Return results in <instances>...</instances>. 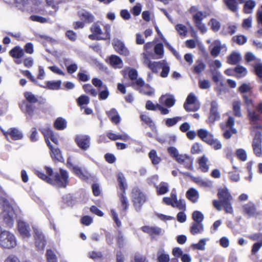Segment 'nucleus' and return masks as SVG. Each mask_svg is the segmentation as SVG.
<instances>
[{"mask_svg": "<svg viewBox=\"0 0 262 262\" xmlns=\"http://www.w3.org/2000/svg\"><path fill=\"white\" fill-rule=\"evenodd\" d=\"M47 173L52 178L49 177L42 172L36 170L35 174L41 179L47 183L58 187H65L68 183L69 174L68 172L62 169H60L59 173H56L52 176L53 170L49 167H45Z\"/></svg>", "mask_w": 262, "mask_h": 262, "instance_id": "f257e3e1", "label": "nucleus"}, {"mask_svg": "<svg viewBox=\"0 0 262 262\" xmlns=\"http://www.w3.org/2000/svg\"><path fill=\"white\" fill-rule=\"evenodd\" d=\"M217 196L220 201L214 200L213 201L214 207L217 210L220 211L222 209V206H223L227 213L232 214L233 213V209L232 206L231 201L233 200V198L229 192L228 189L226 187L219 189Z\"/></svg>", "mask_w": 262, "mask_h": 262, "instance_id": "f03ea898", "label": "nucleus"}, {"mask_svg": "<svg viewBox=\"0 0 262 262\" xmlns=\"http://www.w3.org/2000/svg\"><path fill=\"white\" fill-rule=\"evenodd\" d=\"M0 205L3 210L2 217L4 223L7 227L12 228L16 218L13 208L5 196H0Z\"/></svg>", "mask_w": 262, "mask_h": 262, "instance_id": "7ed1b4c3", "label": "nucleus"}, {"mask_svg": "<svg viewBox=\"0 0 262 262\" xmlns=\"http://www.w3.org/2000/svg\"><path fill=\"white\" fill-rule=\"evenodd\" d=\"M24 96L29 103L24 101L19 105L21 111L25 113L27 118L30 119L33 117L35 110V106L32 103H36L38 100L35 96L30 92H25Z\"/></svg>", "mask_w": 262, "mask_h": 262, "instance_id": "20e7f679", "label": "nucleus"}, {"mask_svg": "<svg viewBox=\"0 0 262 262\" xmlns=\"http://www.w3.org/2000/svg\"><path fill=\"white\" fill-rule=\"evenodd\" d=\"M17 245V240L15 236L10 231L7 230L2 231L0 226V247L11 249Z\"/></svg>", "mask_w": 262, "mask_h": 262, "instance_id": "39448f33", "label": "nucleus"}, {"mask_svg": "<svg viewBox=\"0 0 262 262\" xmlns=\"http://www.w3.org/2000/svg\"><path fill=\"white\" fill-rule=\"evenodd\" d=\"M117 177L119 188L122 192L119 195L120 201L123 210L121 212V214L124 216L125 214V211L128 209V207L127 199L124 194L125 189L127 188V184L126 183L125 177L122 173H119Z\"/></svg>", "mask_w": 262, "mask_h": 262, "instance_id": "423d86ee", "label": "nucleus"}, {"mask_svg": "<svg viewBox=\"0 0 262 262\" xmlns=\"http://www.w3.org/2000/svg\"><path fill=\"white\" fill-rule=\"evenodd\" d=\"M248 111L249 119L252 124V132H255L256 129H261L262 126L256 124V122L260 119V116L262 114V103H259L254 109H248Z\"/></svg>", "mask_w": 262, "mask_h": 262, "instance_id": "0eeeda50", "label": "nucleus"}, {"mask_svg": "<svg viewBox=\"0 0 262 262\" xmlns=\"http://www.w3.org/2000/svg\"><path fill=\"white\" fill-rule=\"evenodd\" d=\"M132 200L136 210L139 211L142 205L146 201V197L140 189L135 188L132 191Z\"/></svg>", "mask_w": 262, "mask_h": 262, "instance_id": "6e6552de", "label": "nucleus"}, {"mask_svg": "<svg viewBox=\"0 0 262 262\" xmlns=\"http://www.w3.org/2000/svg\"><path fill=\"white\" fill-rule=\"evenodd\" d=\"M72 161L71 158H68L67 160V166L68 168L81 179L86 180L88 179L90 174L88 171L84 168H82L74 165Z\"/></svg>", "mask_w": 262, "mask_h": 262, "instance_id": "1a4fd4ad", "label": "nucleus"}, {"mask_svg": "<svg viewBox=\"0 0 262 262\" xmlns=\"http://www.w3.org/2000/svg\"><path fill=\"white\" fill-rule=\"evenodd\" d=\"M133 88L140 91V93L151 96L154 94L155 90L147 84H145L144 81L142 78L136 80L135 84H133Z\"/></svg>", "mask_w": 262, "mask_h": 262, "instance_id": "9d476101", "label": "nucleus"}, {"mask_svg": "<svg viewBox=\"0 0 262 262\" xmlns=\"http://www.w3.org/2000/svg\"><path fill=\"white\" fill-rule=\"evenodd\" d=\"M184 108L188 112H194L200 108V104L196 102V98L195 95L190 93L187 97L184 104Z\"/></svg>", "mask_w": 262, "mask_h": 262, "instance_id": "9b49d317", "label": "nucleus"}, {"mask_svg": "<svg viewBox=\"0 0 262 262\" xmlns=\"http://www.w3.org/2000/svg\"><path fill=\"white\" fill-rule=\"evenodd\" d=\"M33 229L36 248L37 250L42 251L44 249L46 244L45 237L40 229L35 228H34Z\"/></svg>", "mask_w": 262, "mask_h": 262, "instance_id": "f8f14e48", "label": "nucleus"}, {"mask_svg": "<svg viewBox=\"0 0 262 262\" xmlns=\"http://www.w3.org/2000/svg\"><path fill=\"white\" fill-rule=\"evenodd\" d=\"M254 137L252 142L253 151L257 157H260L261 152V134L259 130H255L253 132Z\"/></svg>", "mask_w": 262, "mask_h": 262, "instance_id": "ddd939ff", "label": "nucleus"}, {"mask_svg": "<svg viewBox=\"0 0 262 262\" xmlns=\"http://www.w3.org/2000/svg\"><path fill=\"white\" fill-rule=\"evenodd\" d=\"M106 29V32L104 34L102 33V30L100 27V26L96 24H94L91 28V31L96 36V39L97 40H102V39H106L110 38V27L108 25H107L105 27Z\"/></svg>", "mask_w": 262, "mask_h": 262, "instance_id": "4468645a", "label": "nucleus"}, {"mask_svg": "<svg viewBox=\"0 0 262 262\" xmlns=\"http://www.w3.org/2000/svg\"><path fill=\"white\" fill-rule=\"evenodd\" d=\"M219 104L216 101H212L211 103L209 115L207 120V122L210 124H213L215 121H218L220 119V114L218 112Z\"/></svg>", "mask_w": 262, "mask_h": 262, "instance_id": "2eb2a0df", "label": "nucleus"}, {"mask_svg": "<svg viewBox=\"0 0 262 262\" xmlns=\"http://www.w3.org/2000/svg\"><path fill=\"white\" fill-rule=\"evenodd\" d=\"M211 55L213 57H217L220 52H226L227 47L225 44H222L220 40H215L210 46Z\"/></svg>", "mask_w": 262, "mask_h": 262, "instance_id": "dca6fc26", "label": "nucleus"}, {"mask_svg": "<svg viewBox=\"0 0 262 262\" xmlns=\"http://www.w3.org/2000/svg\"><path fill=\"white\" fill-rule=\"evenodd\" d=\"M205 17L206 15L202 12H197L193 14V19L195 26L202 33H205L207 31L205 25L202 21Z\"/></svg>", "mask_w": 262, "mask_h": 262, "instance_id": "f3484780", "label": "nucleus"}, {"mask_svg": "<svg viewBox=\"0 0 262 262\" xmlns=\"http://www.w3.org/2000/svg\"><path fill=\"white\" fill-rule=\"evenodd\" d=\"M17 230L20 236L24 239H28L31 236L29 225L24 221L19 220L17 221Z\"/></svg>", "mask_w": 262, "mask_h": 262, "instance_id": "a211bd4d", "label": "nucleus"}, {"mask_svg": "<svg viewBox=\"0 0 262 262\" xmlns=\"http://www.w3.org/2000/svg\"><path fill=\"white\" fill-rule=\"evenodd\" d=\"M242 212L244 215L249 217L259 214L255 204L252 202H249L242 206Z\"/></svg>", "mask_w": 262, "mask_h": 262, "instance_id": "6ab92c4d", "label": "nucleus"}, {"mask_svg": "<svg viewBox=\"0 0 262 262\" xmlns=\"http://www.w3.org/2000/svg\"><path fill=\"white\" fill-rule=\"evenodd\" d=\"M7 140L10 141L9 137L13 140H20L23 137L22 133L16 128H11L7 132L2 130Z\"/></svg>", "mask_w": 262, "mask_h": 262, "instance_id": "aec40b11", "label": "nucleus"}, {"mask_svg": "<svg viewBox=\"0 0 262 262\" xmlns=\"http://www.w3.org/2000/svg\"><path fill=\"white\" fill-rule=\"evenodd\" d=\"M115 51L119 54L127 56L129 55V52L125 46L124 43L118 39H114L112 43Z\"/></svg>", "mask_w": 262, "mask_h": 262, "instance_id": "412c9836", "label": "nucleus"}, {"mask_svg": "<svg viewBox=\"0 0 262 262\" xmlns=\"http://www.w3.org/2000/svg\"><path fill=\"white\" fill-rule=\"evenodd\" d=\"M179 164L183 165L186 168L193 170V159L186 155H180L176 160Z\"/></svg>", "mask_w": 262, "mask_h": 262, "instance_id": "4be33fe9", "label": "nucleus"}, {"mask_svg": "<svg viewBox=\"0 0 262 262\" xmlns=\"http://www.w3.org/2000/svg\"><path fill=\"white\" fill-rule=\"evenodd\" d=\"M75 141L78 147L83 150H86L90 147V138L88 136H78L75 138Z\"/></svg>", "mask_w": 262, "mask_h": 262, "instance_id": "5701e85b", "label": "nucleus"}, {"mask_svg": "<svg viewBox=\"0 0 262 262\" xmlns=\"http://www.w3.org/2000/svg\"><path fill=\"white\" fill-rule=\"evenodd\" d=\"M109 64L114 69H121L123 67L122 60L118 56L112 55L108 59Z\"/></svg>", "mask_w": 262, "mask_h": 262, "instance_id": "b1692460", "label": "nucleus"}, {"mask_svg": "<svg viewBox=\"0 0 262 262\" xmlns=\"http://www.w3.org/2000/svg\"><path fill=\"white\" fill-rule=\"evenodd\" d=\"M175 101V99L173 95L168 94L162 95L159 99V101L161 103L164 104L169 107L172 106L174 104Z\"/></svg>", "mask_w": 262, "mask_h": 262, "instance_id": "393cba45", "label": "nucleus"}, {"mask_svg": "<svg viewBox=\"0 0 262 262\" xmlns=\"http://www.w3.org/2000/svg\"><path fill=\"white\" fill-rule=\"evenodd\" d=\"M186 198L192 203H196L199 199L198 191L193 188L189 189L186 193Z\"/></svg>", "mask_w": 262, "mask_h": 262, "instance_id": "a878e982", "label": "nucleus"}, {"mask_svg": "<svg viewBox=\"0 0 262 262\" xmlns=\"http://www.w3.org/2000/svg\"><path fill=\"white\" fill-rule=\"evenodd\" d=\"M158 262H169L170 258L169 254L164 250L163 248H160L157 253Z\"/></svg>", "mask_w": 262, "mask_h": 262, "instance_id": "bb28decb", "label": "nucleus"}, {"mask_svg": "<svg viewBox=\"0 0 262 262\" xmlns=\"http://www.w3.org/2000/svg\"><path fill=\"white\" fill-rule=\"evenodd\" d=\"M9 54L13 58L18 59L24 56V51L19 46H16L10 51Z\"/></svg>", "mask_w": 262, "mask_h": 262, "instance_id": "cd10ccee", "label": "nucleus"}, {"mask_svg": "<svg viewBox=\"0 0 262 262\" xmlns=\"http://www.w3.org/2000/svg\"><path fill=\"white\" fill-rule=\"evenodd\" d=\"M204 231V226L202 223L193 222L190 227V232L195 235L200 234Z\"/></svg>", "mask_w": 262, "mask_h": 262, "instance_id": "c85d7f7f", "label": "nucleus"}, {"mask_svg": "<svg viewBox=\"0 0 262 262\" xmlns=\"http://www.w3.org/2000/svg\"><path fill=\"white\" fill-rule=\"evenodd\" d=\"M106 114L113 123L117 124L120 122V117L116 109L112 108L106 112Z\"/></svg>", "mask_w": 262, "mask_h": 262, "instance_id": "c756f323", "label": "nucleus"}, {"mask_svg": "<svg viewBox=\"0 0 262 262\" xmlns=\"http://www.w3.org/2000/svg\"><path fill=\"white\" fill-rule=\"evenodd\" d=\"M198 136L203 141L208 143V141L211 139L213 135L208 130L205 129H200L198 131Z\"/></svg>", "mask_w": 262, "mask_h": 262, "instance_id": "7c9ffc66", "label": "nucleus"}, {"mask_svg": "<svg viewBox=\"0 0 262 262\" xmlns=\"http://www.w3.org/2000/svg\"><path fill=\"white\" fill-rule=\"evenodd\" d=\"M51 151V157L52 159L54 160H56L59 162H62L63 161V158L62 157L61 151L58 148H54L51 144H50V146H48Z\"/></svg>", "mask_w": 262, "mask_h": 262, "instance_id": "2f4dec72", "label": "nucleus"}, {"mask_svg": "<svg viewBox=\"0 0 262 262\" xmlns=\"http://www.w3.org/2000/svg\"><path fill=\"white\" fill-rule=\"evenodd\" d=\"M78 14L80 18L87 23H90L94 21V16L88 11L83 10L80 11Z\"/></svg>", "mask_w": 262, "mask_h": 262, "instance_id": "473e14b6", "label": "nucleus"}, {"mask_svg": "<svg viewBox=\"0 0 262 262\" xmlns=\"http://www.w3.org/2000/svg\"><path fill=\"white\" fill-rule=\"evenodd\" d=\"M40 130L41 132V133L43 134L45 136L46 143L48 146H50L51 143L50 142L49 138L54 134L51 128H50V127L47 126L45 127H41L40 129Z\"/></svg>", "mask_w": 262, "mask_h": 262, "instance_id": "72a5a7b5", "label": "nucleus"}, {"mask_svg": "<svg viewBox=\"0 0 262 262\" xmlns=\"http://www.w3.org/2000/svg\"><path fill=\"white\" fill-rule=\"evenodd\" d=\"M61 84V80L49 81L46 82V86L43 88L52 90H57L60 89Z\"/></svg>", "mask_w": 262, "mask_h": 262, "instance_id": "f704fd0d", "label": "nucleus"}, {"mask_svg": "<svg viewBox=\"0 0 262 262\" xmlns=\"http://www.w3.org/2000/svg\"><path fill=\"white\" fill-rule=\"evenodd\" d=\"M208 241H209V238H208L201 239L198 243L193 244L191 245V247L193 250H205L206 242Z\"/></svg>", "mask_w": 262, "mask_h": 262, "instance_id": "c9c22d12", "label": "nucleus"}, {"mask_svg": "<svg viewBox=\"0 0 262 262\" xmlns=\"http://www.w3.org/2000/svg\"><path fill=\"white\" fill-rule=\"evenodd\" d=\"M205 64L202 61L198 60L193 66V72L199 74L205 70Z\"/></svg>", "mask_w": 262, "mask_h": 262, "instance_id": "e433bc0d", "label": "nucleus"}, {"mask_svg": "<svg viewBox=\"0 0 262 262\" xmlns=\"http://www.w3.org/2000/svg\"><path fill=\"white\" fill-rule=\"evenodd\" d=\"M157 193L159 195H163L167 193L169 190V186L168 183L162 182L160 184L156 186Z\"/></svg>", "mask_w": 262, "mask_h": 262, "instance_id": "4c0bfd02", "label": "nucleus"}, {"mask_svg": "<svg viewBox=\"0 0 262 262\" xmlns=\"http://www.w3.org/2000/svg\"><path fill=\"white\" fill-rule=\"evenodd\" d=\"M256 6V3L253 0L247 1L244 5V11L246 13L250 14Z\"/></svg>", "mask_w": 262, "mask_h": 262, "instance_id": "58836bf2", "label": "nucleus"}, {"mask_svg": "<svg viewBox=\"0 0 262 262\" xmlns=\"http://www.w3.org/2000/svg\"><path fill=\"white\" fill-rule=\"evenodd\" d=\"M208 162V160L205 156H202L199 160L200 168L204 172H207L209 170V166L207 164Z\"/></svg>", "mask_w": 262, "mask_h": 262, "instance_id": "ea45409f", "label": "nucleus"}, {"mask_svg": "<svg viewBox=\"0 0 262 262\" xmlns=\"http://www.w3.org/2000/svg\"><path fill=\"white\" fill-rule=\"evenodd\" d=\"M148 156L152 164L155 165L159 164L161 161V158L158 156L157 151L154 149L150 150L148 154Z\"/></svg>", "mask_w": 262, "mask_h": 262, "instance_id": "a19ab883", "label": "nucleus"}, {"mask_svg": "<svg viewBox=\"0 0 262 262\" xmlns=\"http://www.w3.org/2000/svg\"><path fill=\"white\" fill-rule=\"evenodd\" d=\"M54 127L58 130H63L67 127V121L62 118H58L54 122Z\"/></svg>", "mask_w": 262, "mask_h": 262, "instance_id": "79ce46f5", "label": "nucleus"}, {"mask_svg": "<svg viewBox=\"0 0 262 262\" xmlns=\"http://www.w3.org/2000/svg\"><path fill=\"white\" fill-rule=\"evenodd\" d=\"M241 59V56L239 54L233 52L228 58V62L231 64L237 63Z\"/></svg>", "mask_w": 262, "mask_h": 262, "instance_id": "37998d69", "label": "nucleus"}, {"mask_svg": "<svg viewBox=\"0 0 262 262\" xmlns=\"http://www.w3.org/2000/svg\"><path fill=\"white\" fill-rule=\"evenodd\" d=\"M228 8L232 12H236L237 10V4L236 0H224Z\"/></svg>", "mask_w": 262, "mask_h": 262, "instance_id": "c03bdc74", "label": "nucleus"}, {"mask_svg": "<svg viewBox=\"0 0 262 262\" xmlns=\"http://www.w3.org/2000/svg\"><path fill=\"white\" fill-rule=\"evenodd\" d=\"M141 119L147 125H148L151 129L155 128V124L151 118L146 114H141L140 115Z\"/></svg>", "mask_w": 262, "mask_h": 262, "instance_id": "a18cd8bd", "label": "nucleus"}, {"mask_svg": "<svg viewBox=\"0 0 262 262\" xmlns=\"http://www.w3.org/2000/svg\"><path fill=\"white\" fill-rule=\"evenodd\" d=\"M83 89L86 93L89 94L93 97H96L97 95V91L90 84H84L83 86Z\"/></svg>", "mask_w": 262, "mask_h": 262, "instance_id": "49530a36", "label": "nucleus"}, {"mask_svg": "<svg viewBox=\"0 0 262 262\" xmlns=\"http://www.w3.org/2000/svg\"><path fill=\"white\" fill-rule=\"evenodd\" d=\"M207 144L210 145L215 150L220 149L222 147L221 143L218 140L214 139L213 136L208 141Z\"/></svg>", "mask_w": 262, "mask_h": 262, "instance_id": "de8ad7c7", "label": "nucleus"}, {"mask_svg": "<svg viewBox=\"0 0 262 262\" xmlns=\"http://www.w3.org/2000/svg\"><path fill=\"white\" fill-rule=\"evenodd\" d=\"M163 61L164 60L159 62H152L148 68L151 70L152 72L158 73L159 70L161 69V67L162 66V64Z\"/></svg>", "mask_w": 262, "mask_h": 262, "instance_id": "09e8293b", "label": "nucleus"}, {"mask_svg": "<svg viewBox=\"0 0 262 262\" xmlns=\"http://www.w3.org/2000/svg\"><path fill=\"white\" fill-rule=\"evenodd\" d=\"M233 111L235 116L241 117L242 113L241 112V103L238 101L233 102Z\"/></svg>", "mask_w": 262, "mask_h": 262, "instance_id": "8fccbe9b", "label": "nucleus"}, {"mask_svg": "<svg viewBox=\"0 0 262 262\" xmlns=\"http://www.w3.org/2000/svg\"><path fill=\"white\" fill-rule=\"evenodd\" d=\"M181 117H176L172 118H168L165 120V125L168 127H171L176 124L182 120Z\"/></svg>", "mask_w": 262, "mask_h": 262, "instance_id": "3c124183", "label": "nucleus"}, {"mask_svg": "<svg viewBox=\"0 0 262 262\" xmlns=\"http://www.w3.org/2000/svg\"><path fill=\"white\" fill-rule=\"evenodd\" d=\"M162 66L161 67L162 72L161 73L160 75L162 77L165 78L168 76V73L169 72L170 68L168 63L165 60H164Z\"/></svg>", "mask_w": 262, "mask_h": 262, "instance_id": "603ef678", "label": "nucleus"}, {"mask_svg": "<svg viewBox=\"0 0 262 262\" xmlns=\"http://www.w3.org/2000/svg\"><path fill=\"white\" fill-rule=\"evenodd\" d=\"M154 51L157 56L158 58H161L164 54L163 46L162 43H158L156 45L154 48Z\"/></svg>", "mask_w": 262, "mask_h": 262, "instance_id": "864d4df0", "label": "nucleus"}, {"mask_svg": "<svg viewBox=\"0 0 262 262\" xmlns=\"http://www.w3.org/2000/svg\"><path fill=\"white\" fill-rule=\"evenodd\" d=\"M172 207H176L179 210L184 211L186 209L185 202L184 200H179V201L177 200V201L173 202Z\"/></svg>", "mask_w": 262, "mask_h": 262, "instance_id": "5fc2aeb1", "label": "nucleus"}, {"mask_svg": "<svg viewBox=\"0 0 262 262\" xmlns=\"http://www.w3.org/2000/svg\"><path fill=\"white\" fill-rule=\"evenodd\" d=\"M46 257L48 262H57V257L51 250H47Z\"/></svg>", "mask_w": 262, "mask_h": 262, "instance_id": "6e6d98bb", "label": "nucleus"}, {"mask_svg": "<svg viewBox=\"0 0 262 262\" xmlns=\"http://www.w3.org/2000/svg\"><path fill=\"white\" fill-rule=\"evenodd\" d=\"M192 218L194 220L193 222L202 223L204 215L200 211H195L192 213Z\"/></svg>", "mask_w": 262, "mask_h": 262, "instance_id": "4d7b16f0", "label": "nucleus"}, {"mask_svg": "<svg viewBox=\"0 0 262 262\" xmlns=\"http://www.w3.org/2000/svg\"><path fill=\"white\" fill-rule=\"evenodd\" d=\"M196 183L201 186L211 187L212 186V182L210 181L202 179L201 178H196Z\"/></svg>", "mask_w": 262, "mask_h": 262, "instance_id": "13d9d810", "label": "nucleus"}, {"mask_svg": "<svg viewBox=\"0 0 262 262\" xmlns=\"http://www.w3.org/2000/svg\"><path fill=\"white\" fill-rule=\"evenodd\" d=\"M117 244L119 248H123L125 245V239L120 231H118L117 236L116 237Z\"/></svg>", "mask_w": 262, "mask_h": 262, "instance_id": "bf43d9fd", "label": "nucleus"}, {"mask_svg": "<svg viewBox=\"0 0 262 262\" xmlns=\"http://www.w3.org/2000/svg\"><path fill=\"white\" fill-rule=\"evenodd\" d=\"M237 157L243 161H245L247 158V155L246 151L243 149H238L236 151Z\"/></svg>", "mask_w": 262, "mask_h": 262, "instance_id": "052dcab7", "label": "nucleus"}, {"mask_svg": "<svg viewBox=\"0 0 262 262\" xmlns=\"http://www.w3.org/2000/svg\"><path fill=\"white\" fill-rule=\"evenodd\" d=\"M176 29L181 36H185L187 32V29L186 26L182 24H178L176 26Z\"/></svg>", "mask_w": 262, "mask_h": 262, "instance_id": "680f3d73", "label": "nucleus"}, {"mask_svg": "<svg viewBox=\"0 0 262 262\" xmlns=\"http://www.w3.org/2000/svg\"><path fill=\"white\" fill-rule=\"evenodd\" d=\"M103 88H104V90L101 91L99 94V99L100 100L106 99L110 95V93L106 85H104Z\"/></svg>", "mask_w": 262, "mask_h": 262, "instance_id": "e2e57ef3", "label": "nucleus"}, {"mask_svg": "<svg viewBox=\"0 0 262 262\" xmlns=\"http://www.w3.org/2000/svg\"><path fill=\"white\" fill-rule=\"evenodd\" d=\"M211 25V28L214 32L218 31L221 27V25L219 21L215 19H211L210 23Z\"/></svg>", "mask_w": 262, "mask_h": 262, "instance_id": "0e129e2a", "label": "nucleus"}, {"mask_svg": "<svg viewBox=\"0 0 262 262\" xmlns=\"http://www.w3.org/2000/svg\"><path fill=\"white\" fill-rule=\"evenodd\" d=\"M134 262H148V260L144 255L136 253L134 255Z\"/></svg>", "mask_w": 262, "mask_h": 262, "instance_id": "69168bd1", "label": "nucleus"}, {"mask_svg": "<svg viewBox=\"0 0 262 262\" xmlns=\"http://www.w3.org/2000/svg\"><path fill=\"white\" fill-rule=\"evenodd\" d=\"M248 238L252 241H258V243H262V233H256L249 235Z\"/></svg>", "mask_w": 262, "mask_h": 262, "instance_id": "338daca9", "label": "nucleus"}, {"mask_svg": "<svg viewBox=\"0 0 262 262\" xmlns=\"http://www.w3.org/2000/svg\"><path fill=\"white\" fill-rule=\"evenodd\" d=\"M254 69L256 74L260 78H262V63H256L254 66Z\"/></svg>", "mask_w": 262, "mask_h": 262, "instance_id": "774afa93", "label": "nucleus"}]
</instances>
